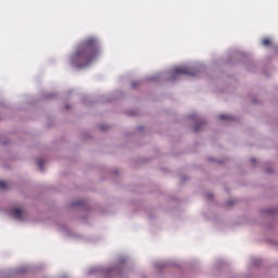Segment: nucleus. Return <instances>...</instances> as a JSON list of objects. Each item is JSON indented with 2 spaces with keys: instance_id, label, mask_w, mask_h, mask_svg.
<instances>
[{
  "instance_id": "f257e3e1",
  "label": "nucleus",
  "mask_w": 278,
  "mask_h": 278,
  "mask_svg": "<svg viewBox=\"0 0 278 278\" xmlns=\"http://www.w3.org/2000/svg\"><path fill=\"white\" fill-rule=\"evenodd\" d=\"M97 55H99V41L94 37H89L76 47L70 62L76 68H86Z\"/></svg>"
},
{
  "instance_id": "f03ea898",
  "label": "nucleus",
  "mask_w": 278,
  "mask_h": 278,
  "mask_svg": "<svg viewBox=\"0 0 278 278\" xmlns=\"http://www.w3.org/2000/svg\"><path fill=\"white\" fill-rule=\"evenodd\" d=\"M173 71L174 75H190L191 77H194V75H197V72L192 70V67L188 66H178L175 67Z\"/></svg>"
},
{
  "instance_id": "7ed1b4c3",
  "label": "nucleus",
  "mask_w": 278,
  "mask_h": 278,
  "mask_svg": "<svg viewBox=\"0 0 278 278\" xmlns=\"http://www.w3.org/2000/svg\"><path fill=\"white\" fill-rule=\"evenodd\" d=\"M11 216H13V218H16V220H23V211L15 207L11 211Z\"/></svg>"
},
{
  "instance_id": "20e7f679",
  "label": "nucleus",
  "mask_w": 278,
  "mask_h": 278,
  "mask_svg": "<svg viewBox=\"0 0 278 278\" xmlns=\"http://www.w3.org/2000/svg\"><path fill=\"white\" fill-rule=\"evenodd\" d=\"M219 121H232L233 117H231L230 115H225V114H222L218 116Z\"/></svg>"
},
{
  "instance_id": "39448f33",
  "label": "nucleus",
  "mask_w": 278,
  "mask_h": 278,
  "mask_svg": "<svg viewBox=\"0 0 278 278\" xmlns=\"http://www.w3.org/2000/svg\"><path fill=\"white\" fill-rule=\"evenodd\" d=\"M0 190H8V182L0 180Z\"/></svg>"
},
{
  "instance_id": "423d86ee",
  "label": "nucleus",
  "mask_w": 278,
  "mask_h": 278,
  "mask_svg": "<svg viewBox=\"0 0 278 278\" xmlns=\"http://www.w3.org/2000/svg\"><path fill=\"white\" fill-rule=\"evenodd\" d=\"M262 45H263L264 47H270V39L264 38V39L262 40Z\"/></svg>"
},
{
  "instance_id": "0eeeda50",
  "label": "nucleus",
  "mask_w": 278,
  "mask_h": 278,
  "mask_svg": "<svg viewBox=\"0 0 278 278\" xmlns=\"http://www.w3.org/2000/svg\"><path fill=\"white\" fill-rule=\"evenodd\" d=\"M203 125H204V123H200V124L195 125L193 128V131H195V132L201 131V127H203Z\"/></svg>"
},
{
  "instance_id": "6e6552de",
  "label": "nucleus",
  "mask_w": 278,
  "mask_h": 278,
  "mask_svg": "<svg viewBox=\"0 0 278 278\" xmlns=\"http://www.w3.org/2000/svg\"><path fill=\"white\" fill-rule=\"evenodd\" d=\"M37 164H38L40 170H45V168L42 167V166H45V161L39 160V161L37 162Z\"/></svg>"
},
{
  "instance_id": "1a4fd4ad",
  "label": "nucleus",
  "mask_w": 278,
  "mask_h": 278,
  "mask_svg": "<svg viewBox=\"0 0 278 278\" xmlns=\"http://www.w3.org/2000/svg\"><path fill=\"white\" fill-rule=\"evenodd\" d=\"M138 86H140V81L134 80V81L131 83V88H138Z\"/></svg>"
},
{
  "instance_id": "9d476101",
  "label": "nucleus",
  "mask_w": 278,
  "mask_h": 278,
  "mask_svg": "<svg viewBox=\"0 0 278 278\" xmlns=\"http://www.w3.org/2000/svg\"><path fill=\"white\" fill-rule=\"evenodd\" d=\"M101 131H105V126H100Z\"/></svg>"
},
{
  "instance_id": "9b49d317",
  "label": "nucleus",
  "mask_w": 278,
  "mask_h": 278,
  "mask_svg": "<svg viewBox=\"0 0 278 278\" xmlns=\"http://www.w3.org/2000/svg\"><path fill=\"white\" fill-rule=\"evenodd\" d=\"M251 162H252V163H255V159H251Z\"/></svg>"
},
{
  "instance_id": "f8f14e48",
  "label": "nucleus",
  "mask_w": 278,
  "mask_h": 278,
  "mask_svg": "<svg viewBox=\"0 0 278 278\" xmlns=\"http://www.w3.org/2000/svg\"><path fill=\"white\" fill-rule=\"evenodd\" d=\"M233 204V202H228V205H232Z\"/></svg>"
}]
</instances>
